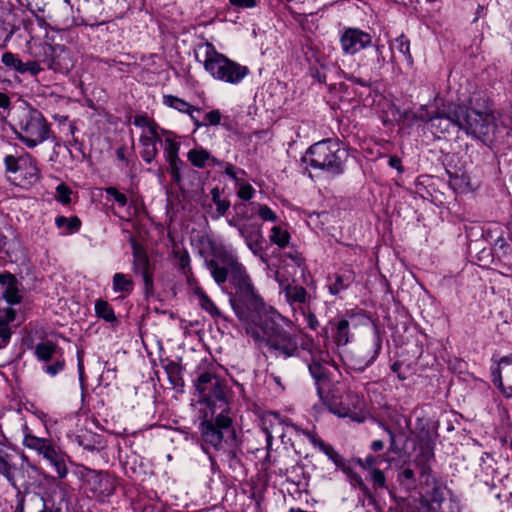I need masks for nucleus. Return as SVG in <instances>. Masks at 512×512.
I'll return each instance as SVG.
<instances>
[{
  "label": "nucleus",
  "mask_w": 512,
  "mask_h": 512,
  "mask_svg": "<svg viewBox=\"0 0 512 512\" xmlns=\"http://www.w3.org/2000/svg\"><path fill=\"white\" fill-rule=\"evenodd\" d=\"M195 293L197 294L200 305L203 309H205L211 315L219 314V311L214 302L200 288H196Z\"/></svg>",
  "instance_id": "nucleus-42"
},
{
  "label": "nucleus",
  "mask_w": 512,
  "mask_h": 512,
  "mask_svg": "<svg viewBox=\"0 0 512 512\" xmlns=\"http://www.w3.org/2000/svg\"><path fill=\"white\" fill-rule=\"evenodd\" d=\"M498 373L502 392L512 398V353L500 359Z\"/></svg>",
  "instance_id": "nucleus-20"
},
{
  "label": "nucleus",
  "mask_w": 512,
  "mask_h": 512,
  "mask_svg": "<svg viewBox=\"0 0 512 512\" xmlns=\"http://www.w3.org/2000/svg\"><path fill=\"white\" fill-rule=\"evenodd\" d=\"M358 489L362 492L363 496L367 499L369 505L376 506V499L366 484L362 485Z\"/></svg>",
  "instance_id": "nucleus-60"
},
{
  "label": "nucleus",
  "mask_w": 512,
  "mask_h": 512,
  "mask_svg": "<svg viewBox=\"0 0 512 512\" xmlns=\"http://www.w3.org/2000/svg\"><path fill=\"white\" fill-rule=\"evenodd\" d=\"M290 240V235L287 230L280 226H274L271 229L270 241L279 247H285Z\"/></svg>",
  "instance_id": "nucleus-40"
},
{
  "label": "nucleus",
  "mask_w": 512,
  "mask_h": 512,
  "mask_svg": "<svg viewBox=\"0 0 512 512\" xmlns=\"http://www.w3.org/2000/svg\"><path fill=\"white\" fill-rule=\"evenodd\" d=\"M133 269L143 277L146 288L153 285V275L147 253L137 245H133Z\"/></svg>",
  "instance_id": "nucleus-17"
},
{
  "label": "nucleus",
  "mask_w": 512,
  "mask_h": 512,
  "mask_svg": "<svg viewBox=\"0 0 512 512\" xmlns=\"http://www.w3.org/2000/svg\"><path fill=\"white\" fill-rule=\"evenodd\" d=\"M50 128L42 115L36 109H25L19 117L17 138L28 148H34L49 138Z\"/></svg>",
  "instance_id": "nucleus-6"
},
{
  "label": "nucleus",
  "mask_w": 512,
  "mask_h": 512,
  "mask_svg": "<svg viewBox=\"0 0 512 512\" xmlns=\"http://www.w3.org/2000/svg\"><path fill=\"white\" fill-rule=\"evenodd\" d=\"M258 214L264 221L276 222L277 215L266 205H259Z\"/></svg>",
  "instance_id": "nucleus-51"
},
{
  "label": "nucleus",
  "mask_w": 512,
  "mask_h": 512,
  "mask_svg": "<svg viewBox=\"0 0 512 512\" xmlns=\"http://www.w3.org/2000/svg\"><path fill=\"white\" fill-rule=\"evenodd\" d=\"M205 265L218 285L228 279L235 289L230 298L231 306L245 330L255 341L266 344L277 356L293 357L298 352V337L293 328L276 312L255 314L263 307V300L256 293L244 266L235 255L224 251Z\"/></svg>",
  "instance_id": "nucleus-1"
},
{
  "label": "nucleus",
  "mask_w": 512,
  "mask_h": 512,
  "mask_svg": "<svg viewBox=\"0 0 512 512\" xmlns=\"http://www.w3.org/2000/svg\"><path fill=\"white\" fill-rule=\"evenodd\" d=\"M133 124L136 127L142 129L141 135H148V131L150 130L152 133L161 131L160 127L153 120L148 118L146 115H136L133 119Z\"/></svg>",
  "instance_id": "nucleus-36"
},
{
  "label": "nucleus",
  "mask_w": 512,
  "mask_h": 512,
  "mask_svg": "<svg viewBox=\"0 0 512 512\" xmlns=\"http://www.w3.org/2000/svg\"><path fill=\"white\" fill-rule=\"evenodd\" d=\"M11 337V331L8 323L3 319H0V338L3 343H7Z\"/></svg>",
  "instance_id": "nucleus-56"
},
{
  "label": "nucleus",
  "mask_w": 512,
  "mask_h": 512,
  "mask_svg": "<svg viewBox=\"0 0 512 512\" xmlns=\"http://www.w3.org/2000/svg\"><path fill=\"white\" fill-rule=\"evenodd\" d=\"M432 126L441 133L448 132L451 126L464 131L485 144H491L501 137L505 126L496 123L490 110H480L467 105L448 104L441 112H436Z\"/></svg>",
  "instance_id": "nucleus-2"
},
{
  "label": "nucleus",
  "mask_w": 512,
  "mask_h": 512,
  "mask_svg": "<svg viewBox=\"0 0 512 512\" xmlns=\"http://www.w3.org/2000/svg\"><path fill=\"white\" fill-rule=\"evenodd\" d=\"M55 225L60 230V234L69 235L80 230L81 220L77 216L69 218L65 216H57L55 218Z\"/></svg>",
  "instance_id": "nucleus-25"
},
{
  "label": "nucleus",
  "mask_w": 512,
  "mask_h": 512,
  "mask_svg": "<svg viewBox=\"0 0 512 512\" xmlns=\"http://www.w3.org/2000/svg\"><path fill=\"white\" fill-rule=\"evenodd\" d=\"M46 66L58 73L67 74L74 66L73 59L68 49L63 45H45L43 48Z\"/></svg>",
  "instance_id": "nucleus-11"
},
{
  "label": "nucleus",
  "mask_w": 512,
  "mask_h": 512,
  "mask_svg": "<svg viewBox=\"0 0 512 512\" xmlns=\"http://www.w3.org/2000/svg\"><path fill=\"white\" fill-rule=\"evenodd\" d=\"M56 470L59 479H64L68 474L64 455L52 446L43 456Z\"/></svg>",
  "instance_id": "nucleus-24"
},
{
  "label": "nucleus",
  "mask_w": 512,
  "mask_h": 512,
  "mask_svg": "<svg viewBox=\"0 0 512 512\" xmlns=\"http://www.w3.org/2000/svg\"><path fill=\"white\" fill-rule=\"evenodd\" d=\"M23 445L29 449L37 451L44 456L53 445L50 440L39 438L34 435L26 434L23 438Z\"/></svg>",
  "instance_id": "nucleus-28"
},
{
  "label": "nucleus",
  "mask_w": 512,
  "mask_h": 512,
  "mask_svg": "<svg viewBox=\"0 0 512 512\" xmlns=\"http://www.w3.org/2000/svg\"><path fill=\"white\" fill-rule=\"evenodd\" d=\"M71 189L65 185L64 183L59 184L56 187V199L63 203V204H69L71 202Z\"/></svg>",
  "instance_id": "nucleus-45"
},
{
  "label": "nucleus",
  "mask_w": 512,
  "mask_h": 512,
  "mask_svg": "<svg viewBox=\"0 0 512 512\" xmlns=\"http://www.w3.org/2000/svg\"><path fill=\"white\" fill-rule=\"evenodd\" d=\"M230 4L239 8H254L256 0H229Z\"/></svg>",
  "instance_id": "nucleus-58"
},
{
  "label": "nucleus",
  "mask_w": 512,
  "mask_h": 512,
  "mask_svg": "<svg viewBox=\"0 0 512 512\" xmlns=\"http://www.w3.org/2000/svg\"><path fill=\"white\" fill-rule=\"evenodd\" d=\"M362 402V397L358 393L349 390L339 399L332 398L329 400L327 405L329 411L333 414L339 417H350L360 422L362 419L355 417V415L356 411L361 409Z\"/></svg>",
  "instance_id": "nucleus-12"
},
{
  "label": "nucleus",
  "mask_w": 512,
  "mask_h": 512,
  "mask_svg": "<svg viewBox=\"0 0 512 512\" xmlns=\"http://www.w3.org/2000/svg\"><path fill=\"white\" fill-rule=\"evenodd\" d=\"M4 298L10 304H18L21 301L17 284L6 287L4 292Z\"/></svg>",
  "instance_id": "nucleus-47"
},
{
  "label": "nucleus",
  "mask_w": 512,
  "mask_h": 512,
  "mask_svg": "<svg viewBox=\"0 0 512 512\" xmlns=\"http://www.w3.org/2000/svg\"><path fill=\"white\" fill-rule=\"evenodd\" d=\"M0 284L5 285L6 287H8V286H11L13 284H17V280L10 273H2V274H0Z\"/></svg>",
  "instance_id": "nucleus-62"
},
{
  "label": "nucleus",
  "mask_w": 512,
  "mask_h": 512,
  "mask_svg": "<svg viewBox=\"0 0 512 512\" xmlns=\"http://www.w3.org/2000/svg\"><path fill=\"white\" fill-rule=\"evenodd\" d=\"M105 193L111 197H113V199L122 207H124L128 200H127V197L125 196V194L121 193L120 191H118L117 188L115 187H107L105 188Z\"/></svg>",
  "instance_id": "nucleus-50"
},
{
  "label": "nucleus",
  "mask_w": 512,
  "mask_h": 512,
  "mask_svg": "<svg viewBox=\"0 0 512 512\" xmlns=\"http://www.w3.org/2000/svg\"><path fill=\"white\" fill-rule=\"evenodd\" d=\"M133 289L132 280L123 273H116L113 276V290L115 292L130 293Z\"/></svg>",
  "instance_id": "nucleus-38"
},
{
  "label": "nucleus",
  "mask_w": 512,
  "mask_h": 512,
  "mask_svg": "<svg viewBox=\"0 0 512 512\" xmlns=\"http://www.w3.org/2000/svg\"><path fill=\"white\" fill-rule=\"evenodd\" d=\"M57 352V345L52 342H42L35 347V354L40 361H50Z\"/></svg>",
  "instance_id": "nucleus-32"
},
{
  "label": "nucleus",
  "mask_w": 512,
  "mask_h": 512,
  "mask_svg": "<svg viewBox=\"0 0 512 512\" xmlns=\"http://www.w3.org/2000/svg\"><path fill=\"white\" fill-rule=\"evenodd\" d=\"M168 163L170 166V174L172 176L173 181L179 183L181 181L180 169L183 165L182 160L180 159L175 161H169Z\"/></svg>",
  "instance_id": "nucleus-52"
},
{
  "label": "nucleus",
  "mask_w": 512,
  "mask_h": 512,
  "mask_svg": "<svg viewBox=\"0 0 512 512\" xmlns=\"http://www.w3.org/2000/svg\"><path fill=\"white\" fill-rule=\"evenodd\" d=\"M161 133L165 136L164 155L166 161L180 160L179 149L180 143L175 140V136L172 132L167 130H161Z\"/></svg>",
  "instance_id": "nucleus-26"
},
{
  "label": "nucleus",
  "mask_w": 512,
  "mask_h": 512,
  "mask_svg": "<svg viewBox=\"0 0 512 512\" xmlns=\"http://www.w3.org/2000/svg\"><path fill=\"white\" fill-rule=\"evenodd\" d=\"M356 463L362 469H370V471L375 468L374 466L378 463L377 458L373 455H368L365 459L358 458L356 459Z\"/></svg>",
  "instance_id": "nucleus-55"
},
{
  "label": "nucleus",
  "mask_w": 512,
  "mask_h": 512,
  "mask_svg": "<svg viewBox=\"0 0 512 512\" xmlns=\"http://www.w3.org/2000/svg\"><path fill=\"white\" fill-rule=\"evenodd\" d=\"M5 169L9 181L20 187H30L40 179V170L36 160L28 153L18 157L7 155L4 158Z\"/></svg>",
  "instance_id": "nucleus-8"
},
{
  "label": "nucleus",
  "mask_w": 512,
  "mask_h": 512,
  "mask_svg": "<svg viewBox=\"0 0 512 512\" xmlns=\"http://www.w3.org/2000/svg\"><path fill=\"white\" fill-rule=\"evenodd\" d=\"M0 474L17 490L28 488L41 475L40 469L32 464L25 454H21L19 462L10 463L9 460L0 456Z\"/></svg>",
  "instance_id": "nucleus-9"
},
{
  "label": "nucleus",
  "mask_w": 512,
  "mask_h": 512,
  "mask_svg": "<svg viewBox=\"0 0 512 512\" xmlns=\"http://www.w3.org/2000/svg\"><path fill=\"white\" fill-rule=\"evenodd\" d=\"M95 313L99 318H102L109 323L116 322L117 320L112 307L107 301L102 299L95 302Z\"/></svg>",
  "instance_id": "nucleus-34"
},
{
  "label": "nucleus",
  "mask_w": 512,
  "mask_h": 512,
  "mask_svg": "<svg viewBox=\"0 0 512 512\" xmlns=\"http://www.w3.org/2000/svg\"><path fill=\"white\" fill-rule=\"evenodd\" d=\"M358 489L362 492L363 496L367 499L369 505L376 506V499L366 484L362 485Z\"/></svg>",
  "instance_id": "nucleus-61"
},
{
  "label": "nucleus",
  "mask_w": 512,
  "mask_h": 512,
  "mask_svg": "<svg viewBox=\"0 0 512 512\" xmlns=\"http://www.w3.org/2000/svg\"><path fill=\"white\" fill-rule=\"evenodd\" d=\"M352 327H356L353 315L349 318L335 317L328 322L331 337L338 346H345L350 342Z\"/></svg>",
  "instance_id": "nucleus-15"
},
{
  "label": "nucleus",
  "mask_w": 512,
  "mask_h": 512,
  "mask_svg": "<svg viewBox=\"0 0 512 512\" xmlns=\"http://www.w3.org/2000/svg\"><path fill=\"white\" fill-rule=\"evenodd\" d=\"M161 141L159 131L152 133L149 130L148 135H140L139 142L142 147L140 154L146 163H151L157 157L159 152L157 144Z\"/></svg>",
  "instance_id": "nucleus-19"
},
{
  "label": "nucleus",
  "mask_w": 512,
  "mask_h": 512,
  "mask_svg": "<svg viewBox=\"0 0 512 512\" xmlns=\"http://www.w3.org/2000/svg\"><path fill=\"white\" fill-rule=\"evenodd\" d=\"M188 161L196 168H205L211 159V154L204 148H193L187 153Z\"/></svg>",
  "instance_id": "nucleus-30"
},
{
  "label": "nucleus",
  "mask_w": 512,
  "mask_h": 512,
  "mask_svg": "<svg viewBox=\"0 0 512 512\" xmlns=\"http://www.w3.org/2000/svg\"><path fill=\"white\" fill-rule=\"evenodd\" d=\"M434 112H429L426 106H421L416 112H406L405 116L411 115V119L415 121L432 122L435 118Z\"/></svg>",
  "instance_id": "nucleus-43"
},
{
  "label": "nucleus",
  "mask_w": 512,
  "mask_h": 512,
  "mask_svg": "<svg viewBox=\"0 0 512 512\" xmlns=\"http://www.w3.org/2000/svg\"><path fill=\"white\" fill-rule=\"evenodd\" d=\"M214 374L209 372H203L199 375L196 382V389L200 394V398L207 394L210 387L214 385V381H219Z\"/></svg>",
  "instance_id": "nucleus-35"
},
{
  "label": "nucleus",
  "mask_w": 512,
  "mask_h": 512,
  "mask_svg": "<svg viewBox=\"0 0 512 512\" xmlns=\"http://www.w3.org/2000/svg\"><path fill=\"white\" fill-rule=\"evenodd\" d=\"M41 70L42 69L37 61H28L21 63L18 72L21 74L29 72L31 75H37Z\"/></svg>",
  "instance_id": "nucleus-49"
},
{
  "label": "nucleus",
  "mask_w": 512,
  "mask_h": 512,
  "mask_svg": "<svg viewBox=\"0 0 512 512\" xmlns=\"http://www.w3.org/2000/svg\"><path fill=\"white\" fill-rule=\"evenodd\" d=\"M173 254L176 259V265L182 269L186 277H188L189 274H192L190 268V256L188 252L186 250L174 249Z\"/></svg>",
  "instance_id": "nucleus-39"
},
{
  "label": "nucleus",
  "mask_w": 512,
  "mask_h": 512,
  "mask_svg": "<svg viewBox=\"0 0 512 512\" xmlns=\"http://www.w3.org/2000/svg\"><path fill=\"white\" fill-rule=\"evenodd\" d=\"M303 435L306 436L311 444L322 451L336 466L343 465L342 456L329 444H326L312 431H303Z\"/></svg>",
  "instance_id": "nucleus-21"
},
{
  "label": "nucleus",
  "mask_w": 512,
  "mask_h": 512,
  "mask_svg": "<svg viewBox=\"0 0 512 512\" xmlns=\"http://www.w3.org/2000/svg\"><path fill=\"white\" fill-rule=\"evenodd\" d=\"M397 480L406 490L412 491L419 488V482L415 478V473L411 468L405 467L400 470Z\"/></svg>",
  "instance_id": "nucleus-31"
},
{
  "label": "nucleus",
  "mask_w": 512,
  "mask_h": 512,
  "mask_svg": "<svg viewBox=\"0 0 512 512\" xmlns=\"http://www.w3.org/2000/svg\"><path fill=\"white\" fill-rule=\"evenodd\" d=\"M163 103L166 106L171 107L175 110H178L179 112H182V113H187V114H189L190 112L200 113V111H201L200 108L192 106L185 100L178 98L176 96H173V95H165L163 97Z\"/></svg>",
  "instance_id": "nucleus-29"
},
{
  "label": "nucleus",
  "mask_w": 512,
  "mask_h": 512,
  "mask_svg": "<svg viewBox=\"0 0 512 512\" xmlns=\"http://www.w3.org/2000/svg\"><path fill=\"white\" fill-rule=\"evenodd\" d=\"M391 48H396L404 56L407 63L410 66L413 65V57L410 52V41L406 38L405 35L402 34L397 37L391 45Z\"/></svg>",
  "instance_id": "nucleus-37"
},
{
  "label": "nucleus",
  "mask_w": 512,
  "mask_h": 512,
  "mask_svg": "<svg viewBox=\"0 0 512 512\" xmlns=\"http://www.w3.org/2000/svg\"><path fill=\"white\" fill-rule=\"evenodd\" d=\"M239 190L237 192V195L242 200H250L253 197V194L255 192L254 188L250 184H238Z\"/></svg>",
  "instance_id": "nucleus-54"
},
{
  "label": "nucleus",
  "mask_w": 512,
  "mask_h": 512,
  "mask_svg": "<svg viewBox=\"0 0 512 512\" xmlns=\"http://www.w3.org/2000/svg\"><path fill=\"white\" fill-rule=\"evenodd\" d=\"M204 48V69L215 80L237 85L249 74L247 66L241 65L218 52L212 43L207 42Z\"/></svg>",
  "instance_id": "nucleus-4"
},
{
  "label": "nucleus",
  "mask_w": 512,
  "mask_h": 512,
  "mask_svg": "<svg viewBox=\"0 0 512 512\" xmlns=\"http://www.w3.org/2000/svg\"><path fill=\"white\" fill-rule=\"evenodd\" d=\"M345 54L354 55L372 44V36L358 28H346L340 37Z\"/></svg>",
  "instance_id": "nucleus-13"
},
{
  "label": "nucleus",
  "mask_w": 512,
  "mask_h": 512,
  "mask_svg": "<svg viewBox=\"0 0 512 512\" xmlns=\"http://www.w3.org/2000/svg\"><path fill=\"white\" fill-rule=\"evenodd\" d=\"M419 498L413 512H437L450 493L446 484L437 477L429 466L424 465L419 472Z\"/></svg>",
  "instance_id": "nucleus-5"
},
{
  "label": "nucleus",
  "mask_w": 512,
  "mask_h": 512,
  "mask_svg": "<svg viewBox=\"0 0 512 512\" xmlns=\"http://www.w3.org/2000/svg\"><path fill=\"white\" fill-rule=\"evenodd\" d=\"M381 350V343L374 339L371 343L360 347L355 355L349 359V367L355 371L362 372L369 367L378 357Z\"/></svg>",
  "instance_id": "nucleus-14"
},
{
  "label": "nucleus",
  "mask_w": 512,
  "mask_h": 512,
  "mask_svg": "<svg viewBox=\"0 0 512 512\" xmlns=\"http://www.w3.org/2000/svg\"><path fill=\"white\" fill-rule=\"evenodd\" d=\"M214 203L216 205V211L219 216H223L230 207V202L228 200L220 199Z\"/></svg>",
  "instance_id": "nucleus-59"
},
{
  "label": "nucleus",
  "mask_w": 512,
  "mask_h": 512,
  "mask_svg": "<svg viewBox=\"0 0 512 512\" xmlns=\"http://www.w3.org/2000/svg\"><path fill=\"white\" fill-rule=\"evenodd\" d=\"M433 457H434L433 446L429 442H426L421 445L420 453L415 458V462L421 469L424 465L428 466V462L431 459H433Z\"/></svg>",
  "instance_id": "nucleus-41"
},
{
  "label": "nucleus",
  "mask_w": 512,
  "mask_h": 512,
  "mask_svg": "<svg viewBox=\"0 0 512 512\" xmlns=\"http://www.w3.org/2000/svg\"><path fill=\"white\" fill-rule=\"evenodd\" d=\"M231 419L219 413L215 421L205 420L201 423V433L205 444H209L217 451L227 452L235 443V431L231 427Z\"/></svg>",
  "instance_id": "nucleus-7"
},
{
  "label": "nucleus",
  "mask_w": 512,
  "mask_h": 512,
  "mask_svg": "<svg viewBox=\"0 0 512 512\" xmlns=\"http://www.w3.org/2000/svg\"><path fill=\"white\" fill-rule=\"evenodd\" d=\"M85 481L89 487V490L97 496L105 495L109 493L107 484L109 479L104 476L101 472L96 470H89L86 474Z\"/></svg>",
  "instance_id": "nucleus-22"
},
{
  "label": "nucleus",
  "mask_w": 512,
  "mask_h": 512,
  "mask_svg": "<svg viewBox=\"0 0 512 512\" xmlns=\"http://www.w3.org/2000/svg\"><path fill=\"white\" fill-rule=\"evenodd\" d=\"M163 367L170 379L171 382H176L181 373V367L178 363L174 361H165L163 362Z\"/></svg>",
  "instance_id": "nucleus-44"
},
{
  "label": "nucleus",
  "mask_w": 512,
  "mask_h": 512,
  "mask_svg": "<svg viewBox=\"0 0 512 512\" xmlns=\"http://www.w3.org/2000/svg\"><path fill=\"white\" fill-rule=\"evenodd\" d=\"M355 280V273L351 269H345L335 275L334 281L328 284V290L331 295H337L348 289Z\"/></svg>",
  "instance_id": "nucleus-23"
},
{
  "label": "nucleus",
  "mask_w": 512,
  "mask_h": 512,
  "mask_svg": "<svg viewBox=\"0 0 512 512\" xmlns=\"http://www.w3.org/2000/svg\"><path fill=\"white\" fill-rule=\"evenodd\" d=\"M238 231L240 235L245 239V242L249 249L255 254L262 252V235L259 231L248 232L245 226H239Z\"/></svg>",
  "instance_id": "nucleus-27"
},
{
  "label": "nucleus",
  "mask_w": 512,
  "mask_h": 512,
  "mask_svg": "<svg viewBox=\"0 0 512 512\" xmlns=\"http://www.w3.org/2000/svg\"><path fill=\"white\" fill-rule=\"evenodd\" d=\"M309 353L310 363L308 364V369L311 376L319 383L326 378V368L324 364L329 362V353L314 345H311Z\"/></svg>",
  "instance_id": "nucleus-16"
},
{
  "label": "nucleus",
  "mask_w": 512,
  "mask_h": 512,
  "mask_svg": "<svg viewBox=\"0 0 512 512\" xmlns=\"http://www.w3.org/2000/svg\"><path fill=\"white\" fill-rule=\"evenodd\" d=\"M263 432L266 435L267 448H270L274 435L283 439L286 434H303V429L293 424L289 419H283L277 413L269 414L263 422Z\"/></svg>",
  "instance_id": "nucleus-10"
},
{
  "label": "nucleus",
  "mask_w": 512,
  "mask_h": 512,
  "mask_svg": "<svg viewBox=\"0 0 512 512\" xmlns=\"http://www.w3.org/2000/svg\"><path fill=\"white\" fill-rule=\"evenodd\" d=\"M388 164L390 167L396 169L398 172H403V166L401 164V159L397 156H390L388 160Z\"/></svg>",
  "instance_id": "nucleus-64"
},
{
  "label": "nucleus",
  "mask_w": 512,
  "mask_h": 512,
  "mask_svg": "<svg viewBox=\"0 0 512 512\" xmlns=\"http://www.w3.org/2000/svg\"><path fill=\"white\" fill-rule=\"evenodd\" d=\"M65 367V361L63 359H57L53 364L46 365L43 369L44 371L51 375L55 376L59 372H61Z\"/></svg>",
  "instance_id": "nucleus-53"
},
{
  "label": "nucleus",
  "mask_w": 512,
  "mask_h": 512,
  "mask_svg": "<svg viewBox=\"0 0 512 512\" xmlns=\"http://www.w3.org/2000/svg\"><path fill=\"white\" fill-rule=\"evenodd\" d=\"M285 296L289 303H305L307 299V291L302 286L288 285L285 288Z\"/></svg>",
  "instance_id": "nucleus-33"
},
{
  "label": "nucleus",
  "mask_w": 512,
  "mask_h": 512,
  "mask_svg": "<svg viewBox=\"0 0 512 512\" xmlns=\"http://www.w3.org/2000/svg\"><path fill=\"white\" fill-rule=\"evenodd\" d=\"M225 174L228 175L230 178H232L236 184H239V178L237 177L236 168L231 163L225 164Z\"/></svg>",
  "instance_id": "nucleus-63"
},
{
  "label": "nucleus",
  "mask_w": 512,
  "mask_h": 512,
  "mask_svg": "<svg viewBox=\"0 0 512 512\" xmlns=\"http://www.w3.org/2000/svg\"><path fill=\"white\" fill-rule=\"evenodd\" d=\"M2 63L5 66L13 68L14 70H16L18 72L22 61L20 59H18L13 53L5 52L2 55Z\"/></svg>",
  "instance_id": "nucleus-48"
},
{
  "label": "nucleus",
  "mask_w": 512,
  "mask_h": 512,
  "mask_svg": "<svg viewBox=\"0 0 512 512\" xmlns=\"http://www.w3.org/2000/svg\"><path fill=\"white\" fill-rule=\"evenodd\" d=\"M209 408L217 407L220 409V413H223L227 410V400H226V385L221 381H214V385L210 387L207 394L201 398Z\"/></svg>",
  "instance_id": "nucleus-18"
},
{
  "label": "nucleus",
  "mask_w": 512,
  "mask_h": 512,
  "mask_svg": "<svg viewBox=\"0 0 512 512\" xmlns=\"http://www.w3.org/2000/svg\"><path fill=\"white\" fill-rule=\"evenodd\" d=\"M370 475H371V480H372L375 488H381V489L387 488L386 477L380 469L373 468L370 471Z\"/></svg>",
  "instance_id": "nucleus-46"
},
{
  "label": "nucleus",
  "mask_w": 512,
  "mask_h": 512,
  "mask_svg": "<svg viewBox=\"0 0 512 512\" xmlns=\"http://www.w3.org/2000/svg\"><path fill=\"white\" fill-rule=\"evenodd\" d=\"M346 156L347 153L341 149L337 141L325 139L311 145L303 161L330 176H338L344 172Z\"/></svg>",
  "instance_id": "nucleus-3"
},
{
  "label": "nucleus",
  "mask_w": 512,
  "mask_h": 512,
  "mask_svg": "<svg viewBox=\"0 0 512 512\" xmlns=\"http://www.w3.org/2000/svg\"><path fill=\"white\" fill-rule=\"evenodd\" d=\"M207 125H218L221 121V113L219 110H212L205 115Z\"/></svg>",
  "instance_id": "nucleus-57"
}]
</instances>
